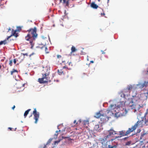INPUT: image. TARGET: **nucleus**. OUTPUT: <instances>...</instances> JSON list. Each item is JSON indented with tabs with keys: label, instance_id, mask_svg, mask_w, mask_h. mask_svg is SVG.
Returning <instances> with one entry per match:
<instances>
[{
	"label": "nucleus",
	"instance_id": "obj_1",
	"mask_svg": "<svg viewBox=\"0 0 148 148\" xmlns=\"http://www.w3.org/2000/svg\"><path fill=\"white\" fill-rule=\"evenodd\" d=\"M27 32L28 34L25 37V39L29 42V43L31 45V48L32 49L34 45V41L36 38L37 36L36 33L37 28L36 27L33 28H31L28 29Z\"/></svg>",
	"mask_w": 148,
	"mask_h": 148
},
{
	"label": "nucleus",
	"instance_id": "obj_2",
	"mask_svg": "<svg viewBox=\"0 0 148 148\" xmlns=\"http://www.w3.org/2000/svg\"><path fill=\"white\" fill-rule=\"evenodd\" d=\"M43 70L41 72L42 77L38 79V82L40 84L47 82L49 80V75L50 74V68L46 66L43 67Z\"/></svg>",
	"mask_w": 148,
	"mask_h": 148
},
{
	"label": "nucleus",
	"instance_id": "obj_3",
	"mask_svg": "<svg viewBox=\"0 0 148 148\" xmlns=\"http://www.w3.org/2000/svg\"><path fill=\"white\" fill-rule=\"evenodd\" d=\"M124 103V105L123 106L126 105L127 106H128L129 107H131L132 108H135V106L138 105V106L139 108H140V107H142L143 106L142 104H140L138 103H135L132 99H128L126 101H123Z\"/></svg>",
	"mask_w": 148,
	"mask_h": 148
},
{
	"label": "nucleus",
	"instance_id": "obj_4",
	"mask_svg": "<svg viewBox=\"0 0 148 148\" xmlns=\"http://www.w3.org/2000/svg\"><path fill=\"white\" fill-rule=\"evenodd\" d=\"M124 103V105L123 106L126 105L127 106H128L129 107H131L132 108H135V106L138 105V106L139 108H140V107H142L143 106L142 104H140L138 103H135L132 99H128L126 101H123Z\"/></svg>",
	"mask_w": 148,
	"mask_h": 148
},
{
	"label": "nucleus",
	"instance_id": "obj_5",
	"mask_svg": "<svg viewBox=\"0 0 148 148\" xmlns=\"http://www.w3.org/2000/svg\"><path fill=\"white\" fill-rule=\"evenodd\" d=\"M117 106L116 104L111 105L108 108L107 111L109 112L116 111V110L123 106L124 103L123 102L120 101L117 103Z\"/></svg>",
	"mask_w": 148,
	"mask_h": 148
},
{
	"label": "nucleus",
	"instance_id": "obj_6",
	"mask_svg": "<svg viewBox=\"0 0 148 148\" xmlns=\"http://www.w3.org/2000/svg\"><path fill=\"white\" fill-rule=\"evenodd\" d=\"M133 131L132 130V129L131 128H129L128 130L125 132V130H122L121 131L119 132V134H119V136H116V138H120L122 136H126L128 134H130L131 132H133Z\"/></svg>",
	"mask_w": 148,
	"mask_h": 148
},
{
	"label": "nucleus",
	"instance_id": "obj_7",
	"mask_svg": "<svg viewBox=\"0 0 148 148\" xmlns=\"http://www.w3.org/2000/svg\"><path fill=\"white\" fill-rule=\"evenodd\" d=\"M144 125V120L138 121L131 128L133 131L135 130L138 127H142Z\"/></svg>",
	"mask_w": 148,
	"mask_h": 148
},
{
	"label": "nucleus",
	"instance_id": "obj_8",
	"mask_svg": "<svg viewBox=\"0 0 148 148\" xmlns=\"http://www.w3.org/2000/svg\"><path fill=\"white\" fill-rule=\"evenodd\" d=\"M68 72L67 66L65 65L63 67L62 69L58 70V73L59 75H64L66 72Z\"/></svg>",
	"mask_w": 148,
	"mask_h": 148
},
{
	"label": "nucleus",
	"instance_id": "obj_9",
	"mask_svg": "<svg viewBox=\"0 0 148 148\" xmlns=\"http://www.w3.org/2000/svg\"><path fill=\"white\" fill-rule=\"evenodd\" d=\"M33 113L34 115V119L35 120V123H36L39 118V114L37 112L36 108L34 109Z\"/></svg>",
	"mask_w": 148,
	"mask_h": 148
},
{
	"label": "nucleus",
	"instance_id": "obj_10",
	"mask_svg": "<svg viewBox=\"0 0 148 148\" xmlns=\"http://www.w3.org/2000/svg\"><path fill=\"white\" fill-rule=\"evenodd\" d=\"M109 138V136H106L103 138H100L99 141L102 145H105L107 143V139Z\"/></svg>",
	"mask_w": 148,
	"mask_h": 148
},
{
	"label": "nucleus",
	"instance_id": "obj_11",
	"mask_svg": "<svg viewBox=\"0 0 148 148\" xmlns=\"http://www.w3.org/2000/svg\"><path fill=\"white\" fill-rule=\"evenodd\" d=\"M148 84V81L147 82L145 81L143 84L140 83H139L138 84L136 85L137 86V89H142L144 87H146Z\"/></svg>",
	"mask_w": 148,
	"mask_h": 148
},
{
	"label": "nucleus",
	"instance_id": "obj_12",
	"mask_svg": "<svg viewBox=\"0 0 148 148\" xmlns=\"http://www.w3.org/2000/svg\"><path fill=\"white\" fill-rule=\"evenodd\" d=\"M136 95H134L132 96L133 98L132 100L135 103V101H138V102H140L141 100H140V96H139V95L136 93Z\"/></svg>",
	"mask_w": 148,
	"mask_h": 148
},
{
	"label": "nucleus",
	"instance_id": "obj_13",
	"mask_svg": "<svg viewBox=\"0 0 148 148\" xmlns=\"http://www.w3.org/2000/svg\"><path fill=\"white\" fill-rule=\"evenodd\" d=\"M126 89L130 92V90H135L137 89L136 86L135 84H134L132 85H128Z\"/></svg>",
	"mask_w": 148,
	"mask_h": 148
},
{
	"label": "nucleus",
	"instance_id": "obj_14",
	"mask_svg": "<svg viewBox=\"0 0 148 148\" xmlns=\"http://www.w3.org/2000/svg\"><path fill=\"white\" fill-rule=\"evenodd\" d=\"M108 118L109 117H108L106 115H105L104 114H103L101 117V121L102 122V123H104L106 121L107 119V120L108 119Z\"/></svg>",
	"mask_w": 148,
	"mask_h": 148
},
{
	"label": "nucleus",
	"instance_id": "obj_15",
	"mask_svg": "<svg viewBox=\"0 0 148 148\" xmlns=\"http://www.w3.org/2000/svg\"><path fill=\"white\" fill-rule=\"evenodd\" d=\"M108 132L109 133V134L108 136H109V137L110 136L112 135L118 134L117 133V132L116 131H114L112 129H111L110 130H109L108 131Z\"/></svg>",
	"mask_w": 148,
	"mask_h": 148
},
{
	"label": "nucleus",
	"instance_id": "obj_16",
	"mask_svg": "<svg viewBox=\"0 0 148 148\" xmlns=\"http://www.w3.org/2000/svg\"><path fill=\"white\" fill-rule=\"evenodd\" d=\"M147 133L145 132H142L141 133L140 139L143 140H145V138L147 136Z\"/></svg>",
	"mask_w": 148,
	"mask_h": 148
},
{
	"label": "nucleus",
	"instance_id": "obj_17",
	"mask_svg": "<svg viewBox=\"0 0 148 148\" xmlns=\"http://www.w3.org/2000/svg\"><path fill=\"white\" fill-rule=\"evenodd\" d=\"M117 146L118 145L117 143H112L109 145L106 148H117Z\"/></svg>",
	"mask_w": 148,
	"mask_h": 148
},
{
	"label": "nucleus",
	"instance_id": "obj_18",
	"mask_svg": "<svg viewBox=\"0 0 148 148\" xmlns=\"http://www.w3.org/2000/svg\"><path fill=\"white\" fill-rule=\"evenodd\" d=\"M103 112L102 111H100L99 112H97L96 113L95 117L97 118H99L100 117H101L102 114H103Z\"/></svg>",
	"mask_w": 148,
	"mask_h": 148
},
{
	"label": "nucleus",
	"instance_id": "obj_19",
	"mask_svg": "<svg viewBox=\"0 0 148 148\" xmlns=\"http://www.w3.org/2000/svg\"><path fill=\"white\" fill-rule=\"evenodd\" d=\"M90 6L91 8L94 9H97L99 7L98 5L95 4L94 2H92L91 3Z\"/></svg>",
	"mask_w": 148,
	"mask_h": 148
},
{
	"label": "nucleus",
	"instance_id": "obj_20",
	"mask_svg": "<svg viewBox=\"0 0 148 148\" xmlns=\"http://www.w3.org/2000/svg\"><path fill=\"white\" fill-rule=\"evenodd\" d=\"M17 30H14L13 29H12L11 35L12 36H14L16 37H17L18 36V33H16V32Z\"/></svg>",
	"mask_w": 148,
	"mask_h": 148
},
{
	"label": "nucleus",
	"instance_id": "obj_21",
	"mask_svg": "<svg viewBox=\"0 0 148 148\" xmlns=\"http://www.w3.org/2000/svg\"><path fill=\"white\" fill-rule=\"evenodd\" d=\"M25 85V84H22L21 86V87H19V88H19V87H17V89H19V90L17 91L18 92H21L24 89V85Z\"/></svg>",
	"mask_w": 148,
	"mask_h": 148
},
{
	"label": "nucleus",
	"instance_id": "obj_22",
	"mask_svg": "<svg viewBox=\"0 0 148 148\" xmlns=\"http://www.w3.org/2000/svg\"><path fill=\"white\" fill-rule=\"evenodd\" d=\"M39 47L41 49H44L46 53H49V52L48 51V49L46 46L43 45L42 47L40 46Z\"/></svg>",
	"mask_w": 148,
	"mask_h": 148
},
{
	"label": "nucleus",
	"instance_id": "obj_23",
	"mask_svg": "<svg viewBox=\"0 0 148 148\" xmlns=\"http://www.w3.org/2000/svg\"><path fill=\"white\" fill-rule=\"evenodd\" d=\"M5 68V66L2 64H0V71L3 72Z\"/></svg>",
	"mask_w": 148,
	"mask_h": 148
},
{
	"label": "nucleus",
	"instance_id": "obj_24",
	"mask_svg": "<svg viewBox=\"0 0 148 148\" xmlns=\"http://www.w3.org/2000/svg\"><path fill=\"white\" fill-rule=\"evenodd\" d=\"M71 53L75 52L77 51V49H76L75 47L73 46L71 47Z\"/></svg>",
	"mask_w": 148,
	"mask_h": 148
},
{
	"label": "nucleus",
	"instance_id": "obj_25",
	"mask_svg": "<svg viewBox=\"0 0 148 148\" xmlns=\"http://www.w3.org/2000/svg\"><path fill=\"white\" fill-rule=\"evenodd\" d=\"M31 110V109H28L27 110H26L24 114V116L25 117V118L26 117L27 115L28 114L29 112Z\"/></svg>",
	"mask_w": 148,
	"mask_h": 148
},
{
	"label": "nucleus",
	"instance_id": "obj_26",
	"mask_svg": "<svg viewBox=\"0 0 148 148\" xmlns=\"http://www.w3.org/2000/svg\"><path fill=\"white\" fill-rule=\"evenodd\" d=\"M18 71L16 70L15 69H13L11 71V75H13L15 73H18Z\"/></svg>",
	"mask_w": 148,
	"mask_h": 148
},
{
	"label": "nucleus",
	"instance_id": "obj_27",
	"mask_svg": "<svg viewBox=\"0 0 148 148\" xmlns=\"http://www.w3.org/2000/svg\"><path fill=\"white\" fill-rule=\"evenodd\" d=\"M131 143L132 142L131 141H128L125 143V145L129 146L131 144Z\"/></svg>",
	"mask_w": 148,
	"mask_h": 148
},
{
	"label": "nucleus",
	"instance_id": "obj_28",
	"mask_svg": "<svg viewBox=\"0 0 148 148\" xmlns=\"http://www.w3.org/2000/svg\"><path fill=\"white\" fill-rule=\"evenodd\" d=\"M84 125L89 124V122L88 121L85 120L84 121Z\"/></svg>",
	"mask_w": 148,
	"mask_h": 148
},
{
	"label": "nucleus",
	"instance_id": "obj_29",
	"mask_svg": "<svg viewBox=\"0 0 148 148\" xmlns=\"http://www.w3.org/2000/svg\"><path fill=\"white\" fill-rule=\"evenodd\" d=\"M144 124L145 125H148V120H145Z\"/></svg>",
	"mask_w": 148,
	"mask_h": 148
},
{
	"label": "nucleus",
	"instance_id": "obj_30",
	"mask_svg": "<svg viewBox=\"0 0 148 148\" xmlns=\"http://www.w3.org/2000/svg\"><path fill=\"white\" fill-rule=\"evenodd\" d=\"M7 40L6 39H5L3 41V43L4 45H5L6 44H7Z\"/></svg>",
	"mask_w": 148,
	"mask_h": 148
},
{
	"label": "nucleus",
	"instance_id": "obj_31",
	"mask_svg": "<svg viewBox=\"0 0 148 148\" xmlns=\"http://www.w3.org/2000/svg\"><path fill=\"white\" fill-rule=\"evenodd\" d=\"M12 60H10L9 64L10 66H11L12 65Z\"/></svg>",
	"mask_w": 148,
	"mask_h": 148
},
{
	"label": "nucleus",
	"instance_id": "obj_32",
	"mask_svg": "<svg viewBox=\"0 0 148 148\" xmlns=\"http://www.w3.org/2000/svg\"><path fill=\"white\" fill-rule=\"evenodd\" d=\"M60 140H58V141H55L54 142V143L55 145H56V144H58V143H59L60 142Z\"/></svg>",
	"mask_w": 148,
	"mask_h": 148
},
{
	"label": "nucleus",
	"instance_id": "obj_33",
	"mask_svg": "<svg viewBox=\"0 0 148 148\" xmlns=\"http://www.w3.org/2000/svg\"><path fill=\"white\" fill-rule=\"evenodd\" d=\"M17 31L21 30V27H17Z\"/></svg>",
	"mask_w": 148,
	"mask_h": 148
},
{
	"label": "nucleus",
	"instance_id": "obj_34",
	"mask_svg": "<svg viewBox=\"0 0 148 148\" xmlns=\"http://www.w3.org/2000/svg\"><path fill=\"white\" fill-rule=\"evenodd\" d=\"M121 96L125 98V95L124 94V93H122L121 95Z\"/></svg>",
	"mask_w": 148,
	"mask_h": 148
},
{
	"label": "nucleus",
	"instance_id": "obj_35",
	"mask_svg": "<svg viewBox=\"0 0 148 148\" xmlns=\"http://www.w3.org/2000/svg\"><path fill=\"white\" fill-rule=\"evenodd\" d=\"M73 123L74 124V126H75L76 125H77V123H76V120H75L74 122H73Z\"/></svg>",
	"mask_w": 148,
	"mask_h": 148
},
{
	"label": "nucleus",
	"instance_id": "obj_36",
	"mask_svg": "<svg viewBox=\"0 0 148 148\" xmlns=\"http://www.w3.org/2000/svg\"><path fill=\"white\" fill-rule=\"evenodd\" d=\"M57 58H58L60 59L61 58L62 56L60 55H58L57 56Z\"/></svg>",
	"mask_w": 148,
	"mask_h": 148
},
{
	"label": "nucleus",
	"instance_id": "obj_37",
	"mask_svg": "<svg viewBox=\"0 0 148 148\" xmlns=\"http://www.w3.org/2000/svg\"><path fill=\"white\" fill-rule=\"evenodd\" d=\"M69 65L70 66H72V64L71 62H68Z\"/></svg>",
	"mask_w": 148,
	"mask_h": 148
},
{
	"label": "nucleus",
	"instance_id": "obj_38",
	"mask_svg": "<svg viewBox=\"0 0 148 148\" xmlns=\"http://www.w3.org/2000/svg\"><path fill=\"white\" fill-rule=\"evenodd\" d=\"M51 140L49 139V140L48 141V142L47 143V145L48 144H49L51 141Z\"/></svg>",
	"mask_w": 148,
	"mask_h": 148
},
{
	"label": "nucleus",
	"instance_id": "obj_39",
	"mask_svg": "<svg viewBox=\"0 0 148 148\" xmlns=\"http://www.w3.org/2000/svg\"><path fill=\"white\" fill-rule=\"evenodd\" d=\"M146 93L147 94V95H148V93H143L142 94H141V95H142V96H146Z\"/></svg>",
	"mask_w": 148,
	"mask_h": 148
},
{
	"label": "nucleus",
	"instance_id": "obj_40",
	"mask_svg": "<svg viewBox=\"0 0 148 148\" xmlns=\"http://www.w3.org/2000/svg\"><path fill=\"white\" fill-rule=\"evenodd\" d=\"M101 15L102 16H104L105 15V13L104 12L101 13Z\"/></svg>",
	"mask_w": 148,
	"mask_h": 148
},
{
	"label": "nucleus",
	"instance_id": "obj_41",
	"mask_svg": "<svg viewBox=\"0 0 148 148\" xmlns=\"http://www.w3.org/2000/svg\"><path fill=\"white\" fill-rule=\"evenodd\" d=\"M12 36L11 35L10 36H8V37L7 38V39H6L7 40H8V39H9V38H10L11 36Z\"/></svg>",
	"mask_w": 148,
	"mask_h": 148
},
{
	"label": "nucleus",
	"instance_id": "obj_42",
	"mask_svg": "<svg viewBox=\"0 0 148 148\" xmlns=\"http://www.w3.org/2000/svg\"><path fill=\"white\" fill-rule=\"evenodd\" d=\"M23 55L24 56H28V54L27 53H23Z\"/></svg>",
	"mask_w": 148,
	"mask_h": 148
},
{
	"label": "nucleus",
	"instance_id": "obj_43",
	"mask_svg": "<svg viewBox=\"0 0 148 148\" xmlns=\"http://www.w3.org/2000/svg\"><path fill=\"white\" fill-rule=\"evenodd\" d=\"M13 62H14V64H16V59H14V60Z\"/></svg>",
	"mask_w": 148,
	"mask_h": 148
},
{
	"label": "nucleus",
	"instance_id": "obj_44",
	"mask_svg": "<svg viewBox=\"0 0 148 148\" xmlns=\"http://www.w3.org/2000/svg\"><path fill=\"white\" fill-rule=\"evenodd\" d=\"M3 44V41H1L0 42V45H2Z\"/></svg>",
	"mask_w": 148,
	"mask_h": 148
},
{
	"label": "nucleus",
	"instance_id": "obj_45",
	"mask_svg": "<svg viewBox=\"0 0 148 148\" xmlns=\"http://www.w3.org/2000/svg\"><path fill=\"white\" fill-rule=\"evenodd\" d=\"M8 129H9L10 130H11V131H12V129H13L12 128H11V127H9Z\"/></svg>",
	"mask_w": 148,
	"mask_h": 148
},
{
	"label": "nucleus",
	"instance_id": "obj_46",
	"mask_svg": "<svg viewBox=\"0 0 148 148\" xmlns=\"http://www.w3.org/2000/svg\"><path fill=\"white\" fill-rule=\"evenodd\" d=\"M101 52H102V54H104L105 53L103 51L101 50Z\"/></svg>",
	"mask_w": 148,
	"mask_h": 148
},
{
	"label": "nucleus",
	"instance_id": "obj_47",
	"mask_svg": "<svg viewBox=\"0 0 148 148\" xmlns=\"http://www.w3.org/2000/svg\"><path fill=\"white\" fill-rule=\"evenodd\" d=\"M15 106L14 105L13 106V107H12V109H13V110H14V108H15Z\"/></svg>",
	"mask_w": 148,
	"mask_h": 148
},
{
	"label": "nucleus",
	"instance_id": "obj_48",
	"mask_svg": "<svg viewBox=\"0 0 148 148\" xmlns=\"http://www.w3.org/2000/svg\"><path fill=\"white\" fill-rule=\"evenodd\" d=\"M146 145V144H145V145H143L142 146V148H145V146Z\"/></svg>",
	"mask_w": 148,
	"mask_h": 148
},
{
	"label": "nucleus",
	"instance_id": "obj_49",
	"mask_svg": "<svg viewBox=\"0 0 148 148\" xmlns=\"http://www.w3.org/2000/svg\"><path fill=\"white\" fill-rule=\"evenodd\" d=\"M43 148H46V145H45Z\"/></svg>",
	"mask_w": 148,
	"mask_h": 148
},
{
	"label": "nucleus",
	"instance_id": "obj_50",
	"mask_svg": "<svg viewBox=\"0 0 148 148\" xmlns=\"http://www.w3.org/2000/svg\"><path fill=\"white\" fill-rule=\"evenodd\" d=\"M90 62L91 63H94V61H93L92 60V61H90Z\"/></svg>",
	"mask_w": 148,
	"mask_h": 148
},
{
	"label": "nucleus",
	"instance_id": "obj_51",
	"mask_svg": "<svg viewBox=\"0 0 148 148\" xmlns=\"http://www.w3.org/2000/svg\"><path fill=\"white\" fill-rule=\"evenodd\" d=\"M114 140V139H111V141L112 142V141H113V140Z\"/></svg>",
	"mask_w": 148,
	"mask_h": 148
},
{
	"label": "nucleus",
	"instance_id": "obj_52",
	"mask_svg": "<svg viewBox=\"0 0 148 148\" xmlns=\"http://www.w3.org/2000/svg\"><path fill=\"white\" fill-rule=\"evenodd\" d=\"M127 138H128V137H125V138H123V139L125 140V139H126Z\"/></svg>",
	"mask_w": 148,
	"mask_h": 148
},
{
	"label": "nucleus",
	"instance_id": "obj_53",
	"mask_svg": "<svg viewBox=\"0 0 148 148\" xmlns=\"http://www.w3.org/2000/svg\"><path fill=\"white\" fill-rule=\"evenodd\" d=\"M62 0H60V3H61L62 2Z\"/></svg>",
	"mask_w": 148,
	"mask_h": 148
},
{
	"label": "nucleus",
	"instance_id": "obj_54",
	"mask_svg": "<svg viewBox=\"0 0 148 148\" xmlns=\"http://www.w3.org/2000/svg\"><path fill=\"white\" fill-rule=\"evenodd\" d=\"M33 54V53H32V54H30V55H29V56H30V57H31V56H32V55Z\"/></svg>",
	"mask_w": 148,
	"mask_h": 148
},
{
	"label": "nucleus",
	"instance_id": "obj_55",
	"mask_svg": "<svg viewBox=\"0 0 148 148\" xmlns=\"http://www.w3.org/2000/svg\"><path fill=\"white\" fill-rule=\"evenodd\" d=\"M16 128H15L14 130V131H16Z\"/></svg>",
	"mask_w": 148,
	"mask_h": 148
},
{
	"label": "nucleus",
	"instance_id": "obj_56",
	"mask_svg": "<svg viewBox=\"0 0 148 148\" xmlns=\"http://www.w3.org/2000/svg\"><path fill=\"white\" fill-rule=\"evenodd\" d=\"M109 0H108V2H107L108 3L109 2Z\"/></svg>",
	"mask_w": 148,
	"mask_h": 148
},
{
	"label": "nucleus",
	"instance_id": "obj_57",
	"mask_svg": "<svg viewBox=\"0 0 148 148\" xmlns=\"http://www.w3.org/2000/svg\"><path fill=\"white\" fill-rule=\"evenodd\" d=\"M100 0H98V1L99 2L100 1Z\"/></svg>",
	"mask_w": 148,
	"mask_h": 148
},
{
	"label": "nucleus",
	"instance_id": "obj_58",
	"mask_svg": "<svg viewBox=\"0 0 148 148\" xmlns=\"http://www.w3.org/2000/svg\"><path fill=\"white\" fill-rule=\"evenodd\" d=\"M11 30V29L10 28L9 29V30Z\"/></svg>",
	"mask_w": 148,
	"mask_h": 148
},
{
	"label": "nucleus",
	"instance_id": "obj_59",
	"mask_svg": "<svg viewBox=\"0 0 148 148\" xmlns=\"http://www.w3.org/2000/svg\"><path fill=\"white\" fill-rule=\"evenodd\" d=\"M32 116V115H31L30 116H29V117H31Z\"/></svg>",
	"mask_w": 148,
	"mask_h": 148
},
{
	"label": "nucleus",
	"instance_id": "obj_60",
	"mask_svg": "<svg viewBox=\"0 0 148 148\" xmlns=\"http://www.w3.org/2000/svg\"><path fill=\"white\" fill-rule=\"evenodd\" d=\"M147 143H148V142H147Z\"/></svg>",
	"mask_w": 148,
	"mask_h": 148
}]
</instances>
